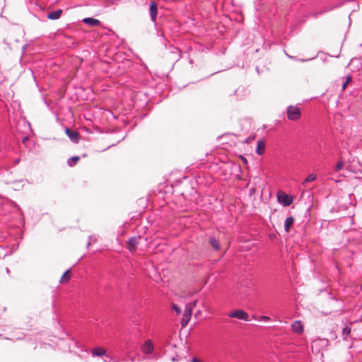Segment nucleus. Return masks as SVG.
<instances>
[{
  "label": "nucleus",
  "instance_id": "1",
  "mask_svg": "<svg viewBox=\"0 0 362 362\" xmlns=\"http://www.w3.org/2000/svg\"><path fill=\"white\" fill-rule=\"evenodd\" d=\"M301 115L300 108L297 106L290 105L287 110V117L292 121H297Z\"/></svg>",
  "mask_w": 362,
  "mask_h": 362
},
{
  "label": "nucleus",
  "instance_id": "2",
  "mask_svg": "<svg viewBox=\"0 0 362 362\" xmlns=\"http://www.w3.org/2000/svg\"><path fill=\"white\" fill-rule=\"evenodd\" d=\"M228 317L248 321V314L241 309H238L228 314Z\"/></svg>",
  "mask_w": 362,
  "mask_h": 362
},
{
  "label": "nucleus",
  "instance_id": "3",
  "mask_svg": "<svg viewBox=\"0 0 362 362\" xmlns=\"http://www.w3.org/2000/svg\"><path fill=\"white\" fill-rule=\"evenodd\" d=\"M192 310L189 306H185L183 317L181 320V325L182 327H185L191 319L192 315Z\"/></svg>",
  "mask_w": 362,
  "mask_h": 362
},
{
  "label": "nucleus",
  "instance_id": "4",
  "mask_svg": "<svg viewBox=\"0 0 362 362\" xmlns=\"http://www.w3.org/2000/svg\"><path fill=\"white\" fill-rule=\"evenodd\" d=\"M278 201L284 206H289L292 203V198L284 192H279L277 194Z\"/></svg>",
  "mask_w": 362,
  "mask_h": 362
},
{
  "label": "nucleus",
  "instance_id": "5",
  "mask_svg": "<svg viewBox=\"0 0 362 362\" xmlns=\"http://www.w3.org/2000/svg\"><path fill=\"white\" fill-rule=\"evenodd\" d=\"M65 133L73 142L78 143L79 141L80 134L78 132L71 131L70 129L66 128Z\"/></svg>",
  "mask_w": 362,
  "mask_h": 362
},
{
  "label": "nucleus",
  "instance_id": "6",
  "mask_svg": "<svg viewBox=\"0 0 362 362\" xmlns=\"http://www.w3.org/2000/svg\"><path fill=\"white\" fill-rule=\"evenodd\" d=\"M145 354H151L154 350L153 343L151 339L146 340L141 347Z\"/></svg>",
  "mask_w": 362,
  "mask_h": 362
},
{
  "label": "nucleus",
  "instance_id": "7",
  "mask_svg": "<svg viewBox=\"0 0 362 362\" xmlns=\"http://www.w3.org/2000/svg\"><path fill=\"white\" fill-rule=\"evenodd\" d=\"M292 331L297 334H301L303 331V327L300 321L296 320L291 325Z\"/></svg>",
  "mask_w": 362,
  "mask_h": 362
},
{
  "label": "nucleus",
  "instance_id": "8",
  "mask_svg": "<svg viewBox=\"0 0 362 362\" xmlns=\"http://www.w3.org/2000/svg\"><path fill=\"white\" fill-rule=\"evenodd\" d=\"M149 12L151 14V17L153 21H156L157 18V4L154 1H152L150 5Z\"/></svg>",
  "mask_w": 362,
  "mask_h": 362
},
{
  "label": "nucleus",
  "instance_id": "9",
  "mask_svg": "<svg viewBox=\"0 0 362 362\" xmlns=\"http://www.w3.org/2000/svg\"><path fill=\"white\" fill-rule=\"evenodd\" d=\"M62 13H63V11L62 9H58V10H56V11L49 13L47 14V18L49 20H57L61 17Z\"/></svg>",
  "mask_w": 362,
  "mask_h": 362
},
{
  "label": "nucleus",
  "instance_id": "10",
  "mask_svg": "<svg viewBox=\"0 0 362 362\" xmlns=\"http://www.w3.org/2000/svg\"><path fill=\"white\" fill-rule=\"evenodd\" d=\"M71 269H67L63 274L62 276H61L60 278V284H66L67 282H69V281L71 279Z\"/></svg>",
  "mask_w": 362,
  "mask_h": 362
},
{
  "label": "nucleus",
  "instance_id": "11",
  "mask_svg": "<svg viewBox=\"0 0 362 362\" xmlns=\"http://www.w3.org/2000/svg\"><path fill=\"white\" fill-rule=\"evenodd\" d=\"M265 151V143L263 139H260L257 141L256 153L258 155H262Z\"/></svg>",
  "mask_w": 362,
  "mask_h": 362
},
{
  "label": "nucleus",
  "instance_id": "12",
  "mask_svg": "<svg viewBox=\"0 0 362 362\" xmlns=\"http://www.w3.org/2000/svg\"><path fill=\"white\" fill-rule=\"evenodd\" d=\"M139 244L138 239L136 238H132L128 242V248L131 252H134Z\"/></svg>",
  "mask_w": 362,
  "mask_h": 362
},
{
  "label": "nucleus",
  "instance_id": "13",
  "mask_svg": "<svg viewBox=\"0 0 362 362\" xmlns=\"http://www.w3.org/2000/svg\"><path fill=\"white\" fill-rule=\"evenodd\" d=\"M83 22L93 27L98 26L100 24V22L98 19L93 18H86L83 20Z\"/></svg>",
  "mask_w": 362,
  "mask_h": 362
},
{
  "label": "nucleus",
  "instance_id": "14",
  "mask_svg": "<svg viewBox=\"0 0 362 362\" xmlns=\"http://www.w3.org/2000/svg\"><path fill=\"white\" fill-rule=\"evenodd\" d=\"M93 356H102L106 354V349L103 347H96L92 350Z\"/></svg>",
  "mask_w": 362,
  "mask_h": 362
},
{
  "label": "nucleus",
  "instance_id": "15",
  "mask_svg": "<svg viewBox=\"0 0 362 362\" xmlns=\"http://www.w3.org/2000/svg\"><path fill=\"white\" fill-rule=\"evenodd\" d=\"M294 222V218L292 216L287 218L285 221L284 228L286 232H288L291 226Z\"/></svg>",
  "mask_w": 362,
  "mask_h": 362
},
{
  "label": "nucleus",
  "instance_id": "16",
  "mask_svg": "<svg viewBox=\"0 0 362 362\" xmlns=\"http://www.w3.org/2000/svg\"><path fill=\"white\" fill-rule=\"evenodd\" d=\"M209 243L214 250H219V248H220L219 243L215 238H213V237L209 239Z\"/></svg>",
  "mask_w": 362,
  "mask_h": 362
},
{
  "label": "nucleus",
  "instance_id": "17",
  "mask_svg": "<svg viewBox=\"0 0 362 362\" xmlns=\"http://www.w3.org/2000/svg\"><path fill=\"white\" fill-rule=\"evenodd\" d=\"M317 179V175L315 174H310L305 180L303 181V185H305L308 182H313Z\"/></svg>",
  "mask_w": 362,
  "mask_h": 362
},
{
  "label": "nucleus",
  "instance_id": "18",
  "mask_svg": "<svg viewBox=\"0 0 362 362\" xmlns=\"http://www.w3.org/2000/svg\"><path fill=\"white\" fill-rule=\"evenodd\" d=\"M79 160H80V157L79 156H73L68 161V164L70 166H73L74 164H76Z\"/></svg>",
  "mask_w": 362,
  "mask_h": 362
},
{
  "label": "nucleus",
  "instance_id": "19",
  "mask_svg": "<svg viewBox=\"0 0 362 362\" xmlns=\"http://www.w3.org/2000/svg\"><path fill=\"white\" fill-rule=\"evenodd\" d=\"M351 333V327L350 326H346L342 331V334L346 338L347 336H349Z\"/></svg>",
  "mask_w": 362,
  "mask_h": 362
},
{
  "label": "nucleus",
  "instance_id": "20",
  "mask_svg": "<svg viewBox=\"0 0 362 362\" xmlns=\"http://www.w3.org/2000/svg\"><path fill=\"white\" fill-rule=\"evenodd\" d=\"M344 166V162L343 160H339L335 166V170L337 172H339V170H341L343 168Z\"/></svg>",
  "mask_w": 362,
  "mask_h": 362
},
{
  "label": "nucleus",
  "instance_id": "21",
  "mask_svg": "<svg viewBox=\"0 0 362 362\" xmlns=\"http://www.w3.org/2000/svg\"><path fill=\"white\" fill-rule=\"evenodd\" d=\"M172 308L176 312V313L177 315L180 314L181 309H180V308L178 305H177L176 304H173L172 305Z\"/></svg>",
  "mask_w": 362,
  "mask_h": 362
},
{
  "label": "nucleus",
  "instance_id": "22",
  "mask_svg": "<svg viewBox=\"0 0 362 362\" xmlns=\"http://www.w3.org/2000/svg\"><path fill=\"white\" fill-rule=\"evenodd\" d=\"M197 300H194L192 303H189L186 305V306H189L191 308V310L193 311V308L197 305Z\"/></svg>",
  "mask_w": 362,
  "mask_h": 362
},
{
  "label": "nucleus",
  "instance_id": "23",
  "mask_svg": "<svg viewBox=\"0 0 362 362\" xmlns=\"http://www.w3.org/2000/svg\"><path fill=\"white\" fill-rule=\"evenodd\" d=\"M351 78L350 76L347 77L346 81L344 83V84L342 86L343 90H344L346 88L348 83L351 81Z\"/></svg>",
  "mask_w": 362,
  "mask_h": 362
},
{
  "label": "nucleus",
  "instance_id": "24",
  "mask_svg": "<svg viewBox=\"0 0 362 362\" xmlns=\"http://www.w3.org/2000/svg\"><path fill=\"white\" fill-rule=\"evenodd\" d=\"M260 318H261V320H264V321H268L270 320L269 317H267V316H262Z\"/></svg>",
  "mask_w": 362,
  "mask_h": 362
},
{
  "label": "nucleus",
  "instance_id": "25",
  "mask_svg": "<svg viewBox=\"0 0 362 362\" xmlns=\"http://www.w3.org/2000/svg\"><path fill=\"white\" fill-rule=\"evenodd\" d=\"M192 362H201L199 359L196 358H194L192 359Z\"/></svg>",
  "mask_w": 362,
  "mask_h": 362
},
{
  "label": "nucleus",
  "instance_id": "26",
  "mask_svg": "<svg viewBox=\"0 0 362 362\" xmlns=\"http://www.w3.org/2000/svg\"><path fill=\"white\" fill-rule=\"evenodd\" d=\"M242 160L245 163H247V160L245 157H242Z\"/></svg>",
  "mask_w": 362,
  "mask_h": 362
},
{
  "label": "nucleus",
  "instance_id": "27",
  "mask_svg": "<svg viewBox=\"0 0 362 362\" xmlns=\"http://www.w3.org/2000/svg\"><path fill=\"white\" fill-rule=\"evenodd\" d=\"M361 290H362V284H361Z\"/></svg>",
  "mask_w": 362,
  "mask_h": 362
}]
</instances>
